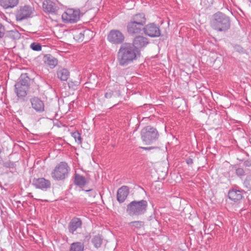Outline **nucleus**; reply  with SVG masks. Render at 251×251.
<instances>
[{"label":"nucleus","mask_w":251,"mask_h":251,"mask_svg":"<svg viewBox=\"0 0 251 251\" xmlns=\"http://www.w3.org/2000/svg\"><path fill=\"white\" fill-rule=\"evenodd\" d=\"M140 53L136 50L131 43L122 44L117 52V61L121 66L126 67L136 60Z\"/></svg>","instance_id":"nucleus-1"},{"label":"nucleus","mask_w":251,"mask_h":251,"mask_svg":"<svg viewBox=\"0 0 251 251\" xmlns=\"http://www.w3.org/2000/svg\"><path fill=\"white\" fill-rule=\"evenodd\" d=\"M210 26L218 32H226L231 26L230 18L222 12H218L213 15L210 20Z\"/></svg>","instance_id":"nucleus-2"},{"label":"nucleus","mask_w":251,"mask_h":251,"mask_svg":"<svg viewBox=\"0 0 251 251\" xmlns=\"http://www.w3.org/2000/svg\"><path fill=\"white\" fill-rule=\"evenodd\" d=\"M148 202L145 200L133 201L127 205L126 212L131 216L144 214L147 211Z\"/></svg>","instance_id":"nucleus-3"},{"label":"nucleus","mask_w":251,"mask_h":251,"mask_svg":"<svg viewBox=\"0 0 251 251\" xmlns=\"http://www.w3.org/2000/svg\"><path fill=\"white\" fill-rule=\"evenodd\" d=\"M142 141L146 145H151L156 141L159 136L157 130L151 126H147L141 131Z\"/></svg>","instance_id":"nucleus-4"},{"label":"nucleus","mask_w":251,"mask_h":251,"mask_svg":"<svg viewBox=\"0 0 251 251\" xmlns=\"http://www.w3.org/2000/svg\"><path fill=\"white\" fill-rule=\"evenodd\" d=\"M70 170L67 163L61 162L51 172V176L54 180H62L68 177Z\"/></svg>","instance_id":"nucleus-5"},{"label":"nucleus","mask_w":251,"mask_h":251,"mask_svg":"<svg viewBox=\"0 0 251 251\" xmlns=\"http://www.w3.org/2000/svg\"><path fill=\"white\" fill-rule=\"evenodd\" d=\"M80 18V11L78 10L69 9L62 15L63 21L66 23H74L77 22Z\"/></svg>","instance_id":"nucleus-6"},{"label":"nucleus","mask_w":251,"mask_h":251,"mask_svg":"<svg viewBox=\"0 0 251 251\" xmlns=\"http://www.w3.org/2000/svg\"><path fill=\"white\" fill-rule=\"evenodd\" d=\"M107 39L112 44L119 45L123 43L125 40V36L120 30L112 29L108 34Z\"/></svg>","instance_id":"nucleus-7"},{"label":"nucleus","mask_w":251,"mask_h":251,"mask_svg":"<svg viewBox=\"0 0 251 251\" xmlns=\"http://www.w3.org/2000/svg\"><path fill=\"white\" fill-rule=\"evenodd\" d=\"M149 44L148 38L142 35H138L133 39L131 44L134 49L140 53L141 50L145 49Z\"/></svg>","instance_id":"nucleus-8"},{"label":"nucleus","mask_w":251,"mask_h":251,"mask_svg":"<svg viewBox=\"0 0 251 251\" xmlns=\"http://www.w3.org/2000/svg\"><path fill=\"white\" fill-rule=\"evenodd\" d=\"M34 9L28 5L22 6L17 11L16 18L17 21H21L31 17Z\"/></svg>","instance_id":"nucleus-9"},{"label":"nucleus","mask_w":251,"mask_h":251,"mask_svg":"<svg viewBox=\"0 0 251 251\" xmlns=\"http://www.w3.org/2000/svg\"><path fill=\"white\" fill-rule=\"evenodd\" d=\"M143 30L146 35L151 37H157L161 34L159 27L153 23L145 25Z\"/></svg>","instance_id":"nucleus-10"},{"label":"nucleus","mask_w":251,"mask_h":251,"mask_svg":"<svg viewBox=\"0 0 251 251\" xmlns=\"http://www.w3.org/2000/svg\"><path fill=\"white\" fill-rule=\"evenodd\" d=\"M32 184L37 189H41L42 191H46L50 187V181L44 177L38 178H34L32 181Z\"/></svg>","instance_id":"nucleus-11"},{"label":"nucleus","mask_w":251,"mask_h":251,"mask_svg":"<svg viewBox=\"0 0 251 251\" xmlns=\"http://www.w3.org/2000/svg\"><path fill=\"white\" fill-rule=\"evenodd\" d=\"M31 107L38 113H41L45 111V103L44 101L37 97H33L30 99Z\"/></svg>","instance_id":"nucleus-12"},{"label":"nucleus","mask_w":251,"mask_h":251,"mask_svg":"<svg viewBox=\"0 0 251 251\" xmlns=\"http://www.w3.org/2000/svg\"><path fill=\"white\" fill-rule=\"evenodd\" d=\"M144 27L129 21L127 23L126 29L128 33L130 35H134L140 33L143 30Z\"/></svg>","instance_id":"nucleus-13"},{"label":"nucleus","mask_w":251,"mask_h":251,"mask_svg":"<svg viewBox=\"0 0 251 251\" xmlns=\"http://www.w3.org/2000/svg\"><path fill=\"white\" fill-rule=\"evenodd\" d=\"M82 225V222L80 218H74L69 224L68 230L71 234H74L77 229L81 228Z\"/></svg>","instance_id":"nucleus-14"},{"label":"nucleus","mask_w":251,"mask_h":251,"mask_svg":"<svg viewBox=\"0 0 251 251\" xmlns=\"http://www.w3.org/2000/svg\"><path fill=\"white\" fill-rule=\"evenodd\" d=\"M129 190L127 186H123L120 187L117 191V198L118 201L120 202H123L126 199L129 194Z\"/></svg>","instance_id":"nucleus-15"},{"label":"nucleus","mask_w":251,"mask_h":251,"mask_svg":"<svg viewBox=\"0 0 251 251\" xmlns=\"http://www.w3.org/2000/svg\"><path fill=\"white\" fill-rule=\"evenodd\" d=\"M130 21L144 27L146 23L147 19L144 13H139L133 15L131 17Z\"/></svg>","instance_id":"nucleus-16"},{"label":"nucleus","mask_w":251,"mask_h":251,"mask_svg":"<svg viewBox=\"0 0 251 251\" xmlns=\"http://www.w3.org/2000/svg\"><path fill=\"white\" fill-rule=\"evenodd\" d=\"M43 7L46 12L55 13L57 10V6L54 2L50 0H46L43 2Z\"/></svg>","instance_id":"nucleus-17"},{"label":"nucleus","mask_w":251,"mask_h":251,"mask_svg":"<svg viewBox=\"0 0 251 251\" xmlns=\"http://www.w3.org/2000/svg\"><path fill=\"white\" fill-rule=\"evenodd\" d=\"M56 75L61 81H67L70 76V72L67 69L59 67L57 70Z\"/></svg>","instance_id":"nucleus-18"},{"label":"nucleus","mask_w":251,"mask_h":251,"mask_svg":"<svg viewBox=\"0 0 251 251\" xmlns=\"http://www.w3.org/2000/svg\"><path fill=\"white\" fill-rule=\"evenodd\" d=\"M228 196L229 199L235 202L241 200L243 197L242 192L236 189L230 190L228 192Z\"/></svg>","instance_id":"nucleus-19"},{"label":"nucleus","mask_w":251,"mask_h":251,"mask_svg":"<svg viewBox=\"0 0 251 251\" xmlns=\"http://www.w3.org/2000/svg\"><path fill=\"white\" fill-rule=\"evenodd\" d=\"M90 33L93 34L91 31L88 29L78 31L75 35L74 38L78 42H81L83 40L85 36L88 35Z\"/></svg>","instance_id":"nucleus-20"},{"label":"nucleus","mask_w":251,"mask_h":251,"mask_svg":"<svg viewBox=\"0 0 251 251\" xmlns=\"http://www.w3.org/2000/svg\"><path fill=\"white\" fill-rule=\"evenodd\" d=\"M18 2L19 0H0V5L6 9L14 7Z\"/></svg>","instance_id":"nucleus-21"},{"label":"nucleus","mask_w":251,"mask_h":251,"mask_svg":"<svg viewBox=\"0 0 251 251\" xmlns=\"http://www.w3.org/2000/svg\"><path fill=\"white\" fill-rule=\"evenodd\" d=\"M29 77L25 75H22L19 78V80L16 84V86L19 88V86H23L24 87H29Z\"/></svg>","instance_id":"nucleus-22"},{"label":"nucleus","mask_w":251,"mask_h":251,"mask_svg":"<svg viewBox=\"0 0 251 251\" xmlns=\"http://www.w3.org/2000/svg\"><path fill=\"white\" fill-rule=\"evenodd\" d=\"M45 63L50 67V68H54L57 64V60L51 55L48 54L45 57Z\"/></svg>","instance_id":"nucleus-23"},{"label":"nucleus","mask_w":251,"mask_h":251,"mask_svg":"<svg viewBox=\"0 0 251 251\" xmlns=\"http://www.w3.org/2000/svg\"><path fill=\"white\" fill-rule=\"evenodd\" d=\"M86 178L84 176L78 174L75 175L74 182L75 185L80 187L83 186L86 184Z\"/></svg>","instance_id":"nucleus-24"},{"label":"nucleus","mask_w":251,"mask_h":251,"mask_svg":"<svg viewBox=\"0 0 251 251\" xmlns=\"http://www.w3.org/2000/svg\"><path fill=\"white\" fill-rule=\"evenodd\" d=\"M15 92L17 94V96L19 98H24L26 95V91L28 90V87H23V86H19V88H18L16 86V84L15 85Z\"/></svg>","instance_id":"nucleus-25"},{"label":"nucleus","mask_w":251,"mask_h":251,"mask_svg":"<svg viewBox=\"0 0 251 251\" xmlns=\"http://www.w3.org/2000/svg\"><path fill=\"white\" fill-rule=\"evenodd\" d=\"M84 246L83 243L76 242L72 243L70 247L69 251H83Z\"/></svg>","instance_id":"nucleus-26"},{"label":"nucleus","mask_w":251,"mask_h":251,"mask_svg":"<svg viewBox=\"0 0 251 251\" xmlns=\"http://www.w3.org/2000/svg\"><path fill=\"white\" fill-rule=\"evenodd\" d=\"M92 242L96 248H100L102 243V238L100 235H96L92 238Z\"/></svg>","instance_id":"nucleus-27"},{"label":"nucleus","mask_w":251,"mask_h":251,"mask_svg":"<svg viewBox=\"0 0 251 251\" xmlns=\"http://www.w3.org/2000/svg\"><path fill=\"white\" fill-rule=\"evenodd\" d=\"M129 225L132 228L140 229L144 226V223L142 221H134L130 222Z\"/></svg>","instance_id":"nucleus-28"},{"label":"nucleus","mask_w":251,"mask_h":251,"mask_svg":"<svg viewBox=\"0 0 251 251\" xmlns=\"http://www.w3.org/2000/svg\"><path fill=\"white\" fill-rule=\"evenodd\" d=\"M243 184L246 188L248 189L251 190V175L247 176Z\"/></svg>","instance_id":"nucleus-29"},{"label":"nucleus","mask_w":251,"mask_h":251,"mask_svg":"<svg viewBox=\"0 0 251 251\" xmlns=\"http://www.w3.org/2000/svg\"><path fill=\"white\" fill-rule=\"evenodd\" d=\"M72 137L75 139V142L78 144H80L82 142L81 137L80 133L78 132H74L72 133Z\"/></svg>","instance_id":"nucleus-30"},{"label":"nucleus","mask_w":251,"mask_h":251,"mask_svg":"<svg viewBox=\"0 0 251 251\" xmlns=\"http://www.w3.org/2000/svg\"><path fill=\"white\" fill-rule=\"evenodd\" d=\"M30 48L35 51H40L42 50L41 46L37 43H32L30 45Z\"/></svg>","instance_id":"nucleus-31"},{"label":"nucleus","mask_w":251,"mask_h":251,"mask_svg":"<svg viewBox=\"0 0 251 251\" xmlns=\"http://www.w3.org/2000/svg\"><path fill=\"white\" fill-rule=\"evenodd\" d=\"M236 174L237 176H244L245 172L243 169L238 168L236 170Z\"/></svg>","instance_id":"nucleus-32"},{"label":"nucleus","mask_w":251,"mask_h":251,"mask_svg":"<svg viewBox=\"0 0 251 251\" xmlns=\"http://www.w3.org/2000/svg\"><path fill=\"white\" fill-rule=\"evenodd\" d=\"M113 95V92L111 90H108L104 95V96L107 99L111 98Z\"/></svg>","instance_id":"nucleus-33"},{"label":"nucleus","mask_w":251,"mask_h":251,"mask_svg":"<svg viewBox=\"0 0 251 251\" xmlns=\"http://www.w3.org/2000/svg\"><path fill=\"white\" fill-rule=\"evenodd\" d=\"M3 166L6 168H13L14 164L11 161H7L4 163Z\"/></svg>","instance_id":"nucleus-34"},{"label":"nucleus","mask_w":251,"mask_h":251,"mask_svg":"<svg viewBox=\"0 0 251 251\" xmlns=\"http://www.w3.org/2000/svg\"><path fill=\"white\" fill-rule=\"evenodd\" d=\"M5 29L4 27L0 24V38L3 37L4 35Z\"/></svg>","instance_id":"nucleus-35"},{"label":"nucleus","mask_w":251,"mask_h":251,"mask_svg":"<svg viewBox=\"0 0 251 251\" xmlns=\"http://www.w3.org/2000/svg\"><path fill=\"white\" fill-rule=\"evenodd\" d=\"M234 49L235 50L240 52H243L244 51L243 48L238 45H235L234 47Z\"/></svg>","instance_id":"nucleus-36"},{"label":"nucleus","mask_w":251,"mask_h":251,"mask_svg":"<svg viewBox=\"0 0 251 251\" xmlns=\"http://www.w3.org/2000/svg\"><path fill=\"white\" fill-rule=\"evenodd\" d=\"M186 163L188 165H192L193 163V159L191 158H187Z\"/></svg>","instance_id":"nucleus-37"},{"label":"nucleus","mask_w":251,"mask_h":251,"mask_svg":"<svg viewBox=\"0 0 251 251\" xmlns=\"http://www.w3.org/2000/svg\"><path fill=\"white\" fill-rule=\"evenodd\" d=\"M140 148L141 149H143L145 150H151L155 148V147H141Z\"/></svg>","instance_id":"nucleus-38"},{"label":"nucleus","mask_w":251,"mask_h":251,"mask_svg":"<svg viewBox=\"0 0 251 251\" xmlns=\"http://www.w3.org/2000/svg\"><path fill=\"white\" fill-rule=\"evenodd\" d=\"M90 191H91V190H86V192H90Z\"/></svg>","instance_id":"nucleus-39"},{"label":"nucleus","mask_w":251,"mask_h":251,"mask_svg":"<svg viewBox=\"0 0 251 251\" xmlns=\"http://www.w3.org/2000/svg\"><path fill=\"white\" fill-rule=\"evenodd\" d=\"M1 153V148H0V153Z\"/></svg>","instance_id":"nucleus-40"}]
</instances>
